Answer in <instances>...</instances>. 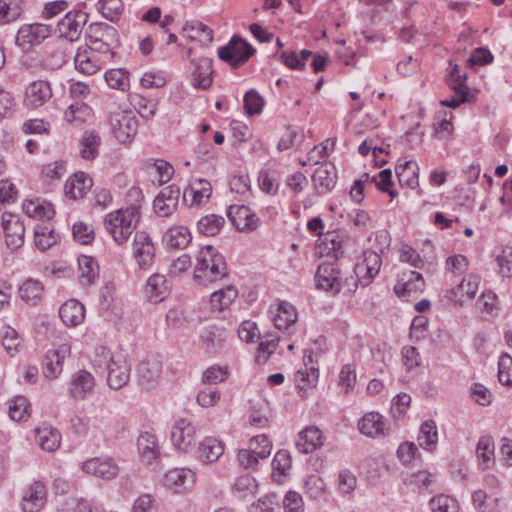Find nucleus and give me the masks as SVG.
Here are the masks:
<instances>
[{
    "mask_svg": "<svg viewBox=\"0 0 512 512\" xmlns=\"http://www.w3.org/2000/svg\"><path fill=\"white\" fill-rule=\"evenodd\" d=\"M94 364L105 366L107 384L113 390L126 386L130 380L131 364L122 354H112L107 347L100 346L95 350Z\"/></svg>",
    "mask_w": 512,
    "mask_h": 512,
    "instance_id": "nucleus-1",
    "label": "nucleus"
},
{
    "mask_svg": "<svg viewBox=\"0 0 512 512\" xmlns=\"http://www.w3.org/2000/svg\"><path fill=\"white\" fill-rule=\"evenodd\" d=\"M140 219V206L133 204L106 215L104 225L118 245L125 244Z\"/></svg>",
    "mask_w": 512,
    "mask_h": 512,
    "instance_id": "nucleus-2",
    "label": "nucleus"
},
{
    "mask_svg": "<svg viewBox=\"0 0 512 512\" xmlns=\"http://www.w3.org/2000/svg\"><path fill=\"white\" fill-rule=\"evenodd\" d=\"M194 277L203 282H217L227 276V265L222 254L211 245L202 247L196 258Z\"/></svg>",
    "mask_w": 512,
    "mask_h": 512,
    "instance_id": "nucleus-3",
    "label": "nucleus"
},
{
    "mask_svg": "<svg viewBox=\"0 0 512 512\" xmlns=\"http://www.w3.org/2000/svg\"><path fill=\"white\" fill-rule=\"evenodd\" d=\"M54 31L50 24L30 23L19 27L16 34V45L23 51L29 52L34 46L40 45Z\"/></svg>",
    "mask_w": 512,
    "mask_h": 512,
    "instance_id": "nucleus-4",
    "label": "nucleus"
},
{
    "mask_svg": "<svg viewBox=\"0 0 512 512\" xmlns=\"http://www.w3.org/2000/svg\"><path fill=\"white\" fill-rule=\"evenodd\" d=\"M381 265L382 260L377 252L372 250L365 251L363 253V260L357 263L354 268L356 280L353 282V288L347 283L348 290L354 291L358 284L363 287L368 286L379 273Z\"/></svg>",
    "mask_w": 512,
    "mask_h": 512,
    "instance_id": "nucleus-5",
    "label": "nucleus"
},
{
    "mask_svg": "<svg viewBox=\"0 0 512 512\" xmlns=\"http://www.w3.org/2000/svg\"><path fill=\"white\" fill-rule=\"evenodd\" d=\"M109 123L114 137L120 143H130L137 134L138 120L131 111H116L111 113Z\"/></svg>",
    "mask_w": 512,
    "mask_h": 512,
    "instance_id": "nucleus-6",
    "label": "nucleus"
},
{
    "mask_svg": "<svg viewBox=\"0 0 512 512\" xmlns=\"http://www.w3.org/2000/svg\"><path fill=\"white\" fill-rule=\"evenodd\" d=\"M254 53L255 49L248 42L236 36L218 49L219 58L233 68L242 66Z\"/></svg>",
    "mask_w": 512,
    "mask_h": 512,
    "instance_id": "nucleus-7",
    "label": "nucleus"
},
{
    "mask_svg": "<svg viewBox=\"0 0 512 512\" xmlns=\"http://www.w3.org/2000/svg\"><path fill=\"white\" fill-rule=\"evenodd\" d=\"M479 283L478 275L468 274L457 286L446 290L444 298L450 304L462 306L465 301L475 297Z\"/></svg>",
    "mask_w": 512,
    "mask_h": 512,
    "instance_id": "nucleus-8",
    "label": "nucleus"
},
{
    "mask_svg": "<svg viewBox=\"0 0 512 512\" xmlns=\"http://www.w3.org/2000/svg\"><path fill=\"white\" fill-rule=\"evenodd\" d=\"M87 21L88 14L86 12L80 10L67 12L57 24L59 36L71 42L77 41Z\"/></svg>",
    "mask_w": 512,
    "mask_h": 512,
    "instance_id": "nucleus-9",
    "label": "nucleus"
},
{
    "mask_svg": "<svg viewBox=\"0 0 512 512\" xmlns=\"http://www.w3.org/2000/svg\"><path fill=\"white\" fill-rule=\"evenodd\" d=\"M52 96V87L49 81L34 80L25 88L23 103L28 109H37L49 102Z\"/></svg>",
    "mask_w": 512,
    "mask_h": 512,
    "instance_id": "nucleus-10",
    "label": "nucleus"
},
{
    "mask_svg": "<svg viewBox=\"0 0 512 512\" xmlns=\"http://www.w3.org/2000/svg\"><path fill=\"white\" fill-rule=\"evenodd\" d=\"M2 227L6 246L17 250L24 244L25 226L18 215L5 212L2 214Z\"/></svg>",
    "mask_w": 512,
    "mask_h": 512,
    "instance_id": "nucleus-11",
    "label": "nucleus"
},
{
    "mask_svg": "<svg viewBox=\"0 0 512 512\" xmlns=\"http://www.w3.org/2000/svg\"><path fill=\"white\" fill-rule=\"evenodd\" d=\"M316 286L324 291L338 293L342 288V276L334 263H322L315 274Z\"/></svg>",
    "mask_w": 512,
    "mask_h": 512,
    "instance_id": "nucleus-12",
    "label": "nucleus"
},
{
    "mask_svg": "<svg viewBox=\"0 0 512 512\" xmlns=\"http://www.w3.org/2000/svg\"><path fill=\"white\" fill-rule=\"evenodd\" d=\"M196 428L193 423L180 418L175 421L171 430V440L173 445L182 452H188L195 443Z\"/></svg>",
    "mask_w": 512,
    "mask_h": 512,
    "instance_id": "nucleus-13",
    "label": "nucleus"
},
{
    "mask_svg": "<svg viewBox=\"0 0 512 512\" xmlns=\"http://www.w3.org/2000/svg\"><path fill=\"white\" fill-rule=\"evenodd\" d=\"M133 256L141 269L149 268L155 258V246L145 231H137L133 241Z\"/></svg>",
    "mask_w": 512,
    "mask_h": 512,
    "instance_id": "nucleus-14",
    "label": "nucleus"
},
{
    "mask_svg": "<svg viewBox=\"0 0 512 512\" xmlns=\"http://www.w3.org/2000/svg\"><path fill=\"white\" fill-rule=\"evenodd\" d=\"M262 443V449L250 450L240 449L238 452L239 464L245 469H255L260 459H266L270 456L272 444L266 435H257L252 438V444Z\"/></svg>",
    "mask_w": 512,
    "mask_h": 512,
    "instance_id": "nucleus-15",
    "label": "nucleus"
},
{
    "mask_svg": "<svg viewBox=\"0 0 512 512\" xmlns=\"http://www.w3.org/2000/svg\"><path fill=\"white\" fill-rule=\"evenodd\" d=\"M96 380L87 370L81 369L71 375L68 393L75 400H84L93 394Z\"/></svg>",
    "mask_w": 512,
    "mask_h": 512,
    "instance_id": "nucleus-16",
    "label": "nucleus"
},
{
    "mask_svg": "<svg viewBox=\"0 0 512 512\" xmlns=\"http://www.w3.org/2000/svg\"><path fill=\"white\" fill-rule=\"evenodd\" d=\"M227 216L239 231H253L258 228L260 223L259 217L245 205L229 206Z\"/></svg>",
    "mask_w": 512,
    "mask_h": 512,
    "instance_id": "nucleus-17",
    "label": "nucleus"
},
{
    "mask_svg": "<svg viewBox=\"0 0 512 512\" xmlns=\"http://www.w3.org/2000/svg\"><path fill=\"white\" fill-rule=\"evenodd\" d=\"M195 473L187 468H174L165 473L163 485L174 493H182L195 483Z\"/></svg>",
    "mask_w": 512,
    "mask_h": 512,
    "instance_id": "nucleus-18",
    "label": "nucleus"
},
{
    "mask_svg": "<svg viewBox=\"0 0 512 512\" xmlns=\"http://www.w3.org/2000/svg\"><path fill=\"white\" fill-rule=\"evenodd\" d=\"M181 191L175 185L164 187L154 200V210L160 217H168L174 213L178 207Z\"/></svg>",
    "mask_w": 512,
    "mask_h": 512,
    "instance_id": "nucleus-19",
    "label": "nucleus"
},
{
    "mask_svg": "<svg viewBox=\"0 0 512 512\" xmlns=\"http://www.w3.org/2000/svg\"><path fill=\"white\" fill-rule=\"evenodd\" d=\"M162 360L159 356H150L137 367L138 383L144 388H151L158 381L162 373Z\"/></svg>",
    "mask_w": 512,
    "mask_h": 512,
    "instance_id": "nucleus-20",
    "label": "nucleus"
},
{
    "mask_svg": "<svg viewBox=\"0 0 512 512\" xmlns=\"http://www.w3.org/2000/svg\"><path fill=\"white\" fill-rule=\"evenodd\" d=\"M82 470L87 474H91L105 480H111L119 473L118 465L109 457H95L89 459L82 464Z\"/></svg>",
    "mask_w": 512,
    "mask_h": 512,
    "instance_id": "nucleus-21",
    "label": "nucleus"
},
{
    "mask_svg": "<svg viewBox=\"0 0 512 512\" xmlns=\"http://www.w3.org/2000/svg\"><path fill=\"white\" fill-rule=\"evenodd\" d=\"M212 186L205 179H195L183 192V201L189 206H200L210 199Z\"/></svg>",
    "mask_w": 512,
    "mask_h": 512,
    "instance_id": "nucleus-22",
    "label": "nucleus"
},
{
    "mask_svg": "<svg viewBox=\"0 0 512 512\" xmlns=\"http://www.w3.org/2000/svg\"><path fill=\"white\" fill-rule=\"evenodd\" d=\"M312 181L318 194L330 192L336 185V169L332 163L323 162L312 175Z\"/></svg>",
    "mask_w": 512,
    "mask_h": 512,
    "instance_id": "nucleus-23",
    "label": "nucleus"
},
{
    "mask_svg": "<svg viewBox=\"0 0 512 512\" xmlns=\"http://www.w3.org/2000/svg\"><path fill=\"white\" fill-rule=\"evenodd\" d=\"M295 445L300 453H312L323 445L322 432L316 426H307L297 434Z\"/></svg>",
    "mask_w": 512,
    "mask_h": 512,
    "instance_id": "nucleus-24",
    "label": "nucleus"
},
{
    "mask_svg": "<svg viewBox=\"0 0 512 512\" xmlns=\"http://www.w3.org/2000/svg\"><path fill=\"white\" fill-rule=\"evenodd\" d=\"M358 429L363 435L370 438H383L388 432L383 416L377 412L365 414L358 423Z\"/></svg>",
    "mask_w": 512,
    "mask_h": 512,
    "instance_id": "nucleus-25",
    "label": "nucleus"
},
{
    "mask_svg": "<svg viewBox=\"0 0 512 512\" xmlns=\"http://www.w3.org/2000/svg\"><path fill=\"white\" fill-rule=\"evenodd\" d=\"M194 70L192 72V85L198 89H208L212 84V60L209 58H199L193 60Z\"/></svg>",
    "mask_w": 512,
    "mask_h": 512,
    "instance_id": "nucleus-26",
    "label": "nucleus"
},
{
    "mask_svg": "<svg viewBox=\"0 0 512 512\" xmlns=\"http://www.w3.org/2000/svg\"><path fill=\"white\" fill-rule=\"evenodd\" d=\"M46 489L43 483L34 482L25 492L22 499L24 512H39L44 506Z\"/></svg>",
    "mask_w": 512,
    "mask_h": 512,
    "instance_id": "nucleus-27",
    "label": "nucleus"
},
{
    "mask_svg": "<svg viewBox=\"0 0 512 512\" xmlns=\"http://www.w3.org/2000/svg\"><path fill=\"white\" fill-rule=\"evenodd\" d=\"M197 458L203 463H213L224 453V443L215 437H206L198 445Z\"/></svg>",
    "mask_w": 512,
    "mask_h": 512,
    "instance_id": "nucleus-28",
    "label": "nucleus"
},
{
    "mask_svg": "<svg viewBox=\"0 0 512 512\" xmlns=\"http://www.w3.org/2000/svg\"><path fill=\"white\" fill-rule=\"evenodd\" d=\"M270 312L274 325L279 330H289L297 321L296 309L287 301H281L276 309Z\"/></svg>",
    "mask_w": 512,
    "mask_h": 512,
    "instance_id": "nucleus-29",
    "label": "nucleus"
},
{
    "mask_svg": "<svg viewBox=\"0 0 512 512\" xmlns=\"http://www.w3.org/2000/svg\"><path fill=\"white\" fill-rule=\"evenodd\" d=\"M92 186V179L83 172L75 173L64 185L65 196L77 200L82 198Z\"/></svg>",
    "mask_w": 512,
    "mask_h": 512,
    "instance_id": "nucleus-30",
    "label": "nucleus"
},
{
    "mask_svg": "<svg viewBox=\"0 0 512 512\" xmlns=\"http://www.w3.org/2000/svg\"><path fill=\"white\" fill-rule=\"evenodd\" d=\"M59 315L66 326L75 327L84 321L85 308L79 301L70 299L62 304Z\"/></svg>",
    "mask_w": 512,
    "mask_h": 512,
    "instance_id": "nucleus-31",
    "label": "nucleus"
},
{
    "mask_svg": "<svg viewBox=\"0 0 512 512\" xmlns=\"http://www.w3.org/2000/svg\"><path fill=\"white\" fill-rule=\"evenodd\" d=\"M168 291V281L164 275L155 273L147 279L145 293L150 302L163 301L168 295Z\"/></svg>",
    "mask_w": 512,
    "mask_h": 512,
    "instance_id": "nucleus-32",
    "label": "nucleus"
},
{
    "mask_svg": "<svg viewBox=\"0 0 512 512\" xmlns=\"http://www.w3.org/2000/svg\"><path fill=\"white\" fill-rule=\"evenodd\" d=\"M35 437L40 447L47 452H54L60 446L61 434L50 425L36 428Z\"/></svg>",
    "mask_w": 512,
    "mask_h": 512,
    "instance_id": "nucleus-33",
    "label": "nucleus"
},
{
    "mask_svg": "<svg viewBox=\"0 0 512 512\" xmlns=\"http://www.w3.org/2000/svg\"><path fill=\"white\" fill-rule=\"evenodd\" d=\"M101 145L100 134L95 130H86L83 132L79 141L80 155L85 160H93L99 154Z\"/></svg>",
    "mask_w": 512,
    "mask_h": 512,
    "instance_id": "nucleus-34",
    "label": "nucleus"
},
{
    "mask_svg": "<svg viewBox=\"0 0 512 512\" xmlns=\"http://www.w3.org/2000/svg\"><path fill=\"white\" fill-rule=\"evenodd\" d=\"M64 350H49L42 363L43 374L48 379H56L63 370Z\"/></svg>",
    "mask_w": 512,
    "mask_h": 512,
    "instance_id": "nucleus-35",
    "label": "nucleus"
},
{
    "mask_svg": "<svg viewBox=\"0 0 512 512\" xmlns=\"http://www.w3.org/2000/svg\"><path fill=\"white\" fill-rule=\"evenodd\" d=\"M164 242L170 249H184L191 242L192 235L186 226H173L164 235Z\"/></svg>",
    "mask_w": 512,
    "mask_h": 512,
    "instance_id": "nucleus-36",
    "label": "nucleus"
},
{
    "mask_svg": "<svg viewBox=\"0 0 512 512\" xmlns=\"http://www.w3.org/2000/svg\"><path fill=\"white\" fill-rule=\"evenodd\" d=\"M425 282L422 275L416 271H410L409 277L403 282H398L394 291L399 297H410L424 290Z\"/></svg>",
    "mask_w": 512,
    "mask_h": 512,
    "instance_id": "nucleus-37",
    "label": "nucleus"
},
{
    "mask_svg": "<svg viewBox=\"0 0 512 512\" xmlns=\"http://www.w3.org/2000/svg\"><path fill=\"white\" fill-rule=\"evenodd\" d=\"M137 447L143 461L151 463L159 455L158 441L154 434L143 432L137 439Z\"/></svg>",
    "mask_w": 512,
    "mask_h": 512,
    "instance_id": "nucleus-38",
    "label": "nucleus"
},
{
    "mask_svg": "<svg viewBox=\"0 0 512 512\" xmlns=\"http://www.w3.org/2000/svg\"><path fill=\"white\" fill-rule=\"evenodd\" d=\"M396 174L401 186L415 189L419 185V167L415 161H405L396 166Z\"/></svg>",
    "mask_w": 512,
    "mask_h": 512,
    "instance_id": "nucleus-39",
    "label": "nucleus"
},
{
    "mask_svg": "<svg viewBox=\"0 0 512 512\" xmlns=\"http://www.w3.org/2000/svg\"><path fill=\"white\" fill-rule=\"evenodd\" d=\"M417 442L421 448L430 452L436 448L438 443V430L433 420H426L421 424Z\"/></svg>",
    "mask_w": 512,
    "mask_h": 512,
    "instance_id": "nucleus-40",
    "label": "nucleus"
},
{
    "mask_svg": "<svg viewBox=\"0 0 512 512\" xmlns=\"http://www.w3.org/2000/svg\"><path fill=\"white\" fill-rule=\"evenodd\" d=\"M75 66L77 70L92 75L101 69L102 61L96 54L88 52V50L78 51L75 55Z\"/></svg>",
    "mask_w": 512,
    "mask_h": 512,
    "instance_id": "nucleus-41",
    "label": "nucleus"
},
{
    "mask_svg": "<svg viewBox=\"0 0 512 512\" xmlns=\"http://www.w3.org/2000/svg\"><path fill=\"white\" fill-rule=\"evenodd\" d=\"M96 9L106 20L115 23L123 15L125 6L123 0H98Z\"/></svg>",
    "mask_w": 512,
    "mask_h": 512,
    "instance_id": "nucleus-42",
    "label": "nucleus"
},
{
    "mask_svg": "<svg viewBox=\"0 0 512 512\" xmlns=\"http://www.w3.org/2000/svg\"><path fill=\"white\" fill-rule=\"evenodd\" d=\"M78 265L81 283L84 285H91L94 283L99 274L97 261L91 256L81 255L78 258Z\"/></svg>",
    "mask_w": 512,
    "mask_h": 512,
    "instance_id": "nucleus-43",
    "label": "nucleus"
},
{
    "mask_svg": "<svg viewBox=\"0 0 512 512\" xmlns=\"http://www.w3.org/2000/svg\"><path fill=\"white\" fill-rule=\"evenodd\" d=\"M237 295V289L232 285H228L225 288L213 292L210 296V303L213 308L222 311L232 304L237 298Z\"/></svg>",
    "mask_w": 512,
    "mask_h": 512,
    "instance_id": "nucleus-44",
    "label": "nucleus"
},
{
    "mask_svg": "<svg viewBox=\"0 0 512 512\" xmlns=\"http://www.w3.org/2000/svg\"><path fill=\"white\" fill-rule=\"evenodd\" d=\"M476 454L483 468L487 469L494 464V441L491 436L484 435L480 437Z\"/></svg>",
    "mask_w": 512,
    "mask_h": 512,
    "instance_id": "nucleus-45",
    "label": "nucleus"
},
{
    "mask_svg": "<svg viewBox=\"0 0 512 512\" xmlns=\"http://www.w3.org/2000/svg\"><path fill=\"white\" fill-rule=\"evenodd\" d=\"M225 224V218L217 214L203 216L197 223V230L205 236H215Z\"/></svg>",
    "mask_w": 512,
    "mask_h": 512,
    "instance_id": "nucleus-46",
    "label": "nucleus"
},
{
    "mask_svg": "<svg viewBox=\"0 0 512 512\" xmlns=\"http://www.w3.org/2000/svg\"><path fill=\"white\" fill-rule=\"evenodd\" d=\"M23 210L27 216L32 218L51 219L55 215L53 205L50 203H41L39 199L26 200L23 203Z\"/></svg>",
    "mask_w": 512,
    "mask_h": 512,
    "instance_id": "nucleus-47",
    "label": "nucleus"
},
{
    "mask_svg": "<svg viewBox=\"0 0 512 512\" xmlns=\"http://www.w3.org/2000/svg\"><path fill=\"white\" fill-rule=\"evenodd\" d=\"M183 29L188 32L191 40L199 41L204 45L209 44L213 39L212 30L200 21L187 22Z\"/></svg>",
    "mask_w": 512,
    "mask_h": 512,
    "instance_id": "nucleus-48",
    "label": "nucleus"
},
{
    "mask_svg": "<svg viewBox=\"0 0 512 512\" xmlns=\"http://www.w3.org/2000/svg\"><path fill=\"white\" fill-rule=\"evenodd\" d=\"M23 9L18 0H0V25L16 21Z\"/></svg>",
    "mask_w": 512,
    "mask_h": 512,
    "instance_id": "nucleus-49",
    "label": "nucleus"
},
{
    "mask_svg": "<svg viewBox=\"0 0 512 512\" xmlns=\"http://www.w3.org/2000/svg\"><path fill=\"white\" fill-rule=\"evenodd\" d=\"M42 292L43 286L41 282L34 279L26 280L19 288L21 299L33 305L41 298Z\"/></svg>",
    "mask_w": 512,
    "mask_h": 512,
    "instance_id": "nucleus-50",
    "label": "nucleus"
},
{
    "mask_svg": "<svg viewBox=\"0 0 512 512\" xmlns=\"http://www.w3.org/2000/svg\"><path fill=\"white\" fill-rule=\"evenodd\" d=\"M105 80L112 89L126 91L130 87L129 73L125 69H111L105 73Z\"/></svg>",
    "mask_w": 512,
    "mask_h": 512,
    "instance_id": "nucleus-51",
    "label": "nucleus"
},
{
    "mask_svg": "<svg viewBox=\"0 0 512 512\" xmlns=\"http://www.w3.org/2000/svg\"><path fill=\"white\" fill-rule=\"evenodd\" d=\"M232 489L238 498H246L257 492V483L252 476L242 475L235 479Z\"/></svg>",
    "mask_w": 512,
    "mask_h": 512,
    "instance_id": "nucleus-52",
    "label": "nucleus"
},
{
    "mask_svg": "<svg viewBox=\"0 0 512 512\" xmlns=\"http://www.w3.org/2000/svg\"><path fill=\"white\" fill-rule=\"evenodd\" d=\"M472 501L475 508L481 512H495L498 507L499 499L479 489L473 492Z\"/></svg>",
    "mask_w": 512,
    "mask_h": 512,
    "instance_id": "nucleus-53",
    "label": "nucleus"
},
{
    "mask_svg": "<svg viewBox=\"0 0 512 512\" xmlns=\"http://www.w3.org/2000/svg\"><path fill=\"white\" fill-rule=\"evenodd\" d=\"M35 245L42 251L50 248L57 242L54 230L46 225H39L34 231Z\"/></svg>",
    "mask_w": 512,
    "mask_h": 512,
    "instance_id": "nucleus-54",
    "label": "nucleus"
},
{
    "mask_svg": "<svg viewBox=\"0 0 512 512\" xmlns=\"http://www.w3.org/2000/svg\"><path fill=\"white\" fill-rule=\"evenodd\" d=\"M91 115V108L82 102L71 104L65 111V119L70 123L80 124L85 122Z\"/></svg>",
    "mask_w": 512,
    "mask_h": 512,
    "instance_id": "nucleus-55",
    "label": "nucleus"
},
{
    "mask_svg": "<svg viewBox=\"0 0 512 512\" xmlns=\"http://www.w3.org/2000/svg\"><path fill=\"white\" fill-rule=\"evenodd\" d=\"M30 404L24 396H16L9 402L8 413L12 420L22 421L29 416Z\"/></svg>",
    "mask_w": 512,
    "mask_h": 512,
    "instance_id": "nucleus-56",
    "label": "nucleus"
},
{
    "mask_svg": "<svg viewBox=\"0 0 512 512\" xmlns=\"http://www.w3.org/2000/svg\"><path fill=\"white\" fill-rule=\"evenodd\" d=\"M335 144L336 140L329 138L320 145L314 146L308 152V162L310 164H320L322 160L329 156L330 151L334 150Z\"/></svg>",
    "mask_w": 512,
    "mask_h": 512,
    "instance_id": "nucleus-57",
    "label": "nucleus"
},
{
    "mask_svg": "<svg viewBox=\"0 0 512 512\" xmlns=\"http://www.w3.org/2000/svg\"><path fill=\"white\" fill-rule=\"evenodd\" d=\"M319 372L316 367H304L295 373V381L299 389L304 390L307 387L314 386L318 380Z\"/></svg>",
    "mask_w": 512,
    "mask_h": 512,
    "instance_id": "nucleus-58",
    "label": "nucleus"
},
{
    "mask_svg": "<svg viewBox=\"0 0 512 512\" xmlns=\"http://www.w3.org/2000/svg\"><path fill=\"white\" fill-rule=\"evenodd\" d=\"M369 181L374 182L381 192L388 193L392 199L398 196V192L391 189L393 185L391 169L380 171L378 176H373Z\"/></svg>",
    "mask_w": 512,
    "mask_h": 512,
    "instance_id": "nucleus-59",
    "label": "nucleus"
},
{
    "mask_svg": "<svg viewBox=\"0 0 512 512\" xmlns=\"http://www.w3.org/2000/svg\"><path fill=\"white\" fill-rule=\"evenodd\" d=\"M445 270L454 276H460L468 270V260L462 254L449 256L445 262Z\"/></svg>",
    "mask_w": 512,
    "mask_h": 512,
    "instance_id": "nucleus-60",
    "label": "nucleus"
},
{
    "mask_svg": "<svg viewBox=\"0 0 512 512\" xmlns=\"http://www.w3.org/2000/svg\"><path fill=\"white\" fill-rule=\"evenodd\" d=\"M432 512H458V503L454 498L439 495L431 499Z\"/></svg>",
    "mask_w": 512,
    "mask_h": 512,
    "instance_id": "nucleus-61",
    "label": "nucleus"
},
{
    "mask_svg": "<svg viewBox=\"0 0 512 512\" xmlns=\"http://www.w3.org/2000/svg\"><path fill=\"white\" fill-rule=\"evenodd\" d=\"M220 398V391L216 387L209 386L198 392L196 401L201 407L208 408L216 405Z\"/></svg>",
    "mask_w": 512,
    "mask_h": 512,
    "instance_id": "nucleus-62",
    "label": "nucleus"
},
{
    "mask_svg": "<svg viewBox=\"0 0 512 512\" xmlns=\"http://www.w3.org/2000/svg\"><path fill=\"white\" fill-rule=\"evenodd\" d=\"M264 105L263 98L259 93L251 89L244 96V108L249 115L260 114Z\"/></svg>",
    "mask_w": 512,
    "mask_h": 512,
    "instance_id": "nucleus-63",
    "label": "nucleus"
},
{
    "mask_svg": "<svg viewBox=\"0 0 512 512\" xmlns=\"http://www.w3.org/2000/svg\"><path fill=\"white\" fill-rule=\"evenodd\" d=\"M498 379L503 385L512 384V358L508 354H503L498 363Z\"/></svg>",
    "mask_w": 512,
    "mask_h": 512,
    "instance_id": "nucleus-64",
    "label": "nucleus"
}]
</instances>
